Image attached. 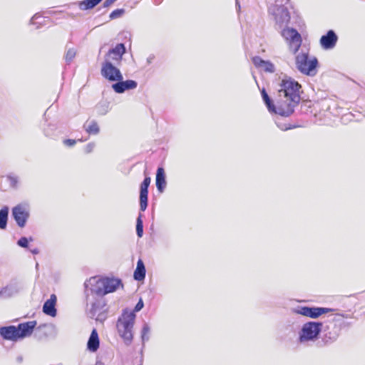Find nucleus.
I'll return each mask as SVG.
<instances>
[{
  "label": "nucleus",
  "instance_id": "nucleus-12",
  "mask_svg": "<svg viewBox=\"0 0 365 365\" xmlns=\"http://www.w3.org/2000/svg\"><path fill=\"white\" fill-rule=\"evenodd\" d=\"M322 331L324 332L322 341L324 344H330L338 339L340 334L341 328L339 326L336 324H331L326 326Z\"/></svg>",
  "mask_w": 365,
  "mask_h": 365
},
{
  "label": "nucleus",
  "instance_id": "nucleus-35",
  "mask_svg": "<svg viewBox=\"0 0 365 365\" xmlns=\"http://www.w3.org/2000/svg\"><path fill=\"white\" fill-rule=\"evenodd\" d=\"M33 241L32 237L27 238L26 237H21L18 241L17 245L18 246L22 247V248H28L29 242Z\"/></svg>",
  "mask_w": 365,
  "mask_h": 365
},
{
  "label": "nucleus",
  "instance_id": "nucleus-38",
  "mask_svg": "<svg viewBox=\"0 0 365 365\" xmlns=\"http://www.w3.org/2000/svg\"><path fill=\"white\" fill-rule=\"evenodd\" d=\"M96 145L94 143H88L86 147H85V149H84V151L86 153H91L94 148H95Z\"/></svg>",
  "mask_w": 365,
  "mask_h": 365
},
{
  "label": "nucleus",
  "instance_id": "nucleus-24",
  "mask_svg": "<svg viewBox=\"0 0 365 365\" xmlns=\"http://www.w3.org/2000/svg\"><path fill=\"white\" fill-rule=\"evenodd\" d=\"M146 269L143 261L139 259L137 262L136 268L133 273L135 280L140 282L145 278Z\"/></svg>",
  "mask_w": 365,
  "mask_h": 365
},
{
  "label": "nucleus",
  "instance_id": "nucleus-37",
  "mask_svg": "<svg viewBox=\"0 0 365 365\" xmlns=\"http://www.w3.org/2000/svg\"><path fill=\"white\" fill-rule=\"evenodd\" d=\"M107 311H101L96 315V320L100 322H103L107 318Z\"/></svg>",
  "mask_w": 365,
  "mask_h": 365
},
{
  "label": "nucleus",
  "instance_id": "nucleus-23",
  "mask_svg": "<svg viewBox=\"0 0 365 365\" xmlns=\"http://www.w3.org/2000/svg\"><path fill=\"white\" fill-rule=\"evenodd\" d=\"M100 346L98 334L96 329H93L90 334L87 342V349L91 352H96Z\"/></svg>",
  "mask_w": 365,
  "mask_h": 365
},
{
  "label": "nucleus",
  "instance_id": "nucleus-6",
  "mask_svg": "<svg viewBox=\"0 0 365 365\" xmlns=\"http://www.w3.org/2000/svg\"><path fill=\"white\" fill-rule=\"evenodd\" d=\"M268 12L275 22L274 27L277 30L282 29L287 26L290 21V14L288 9L284 5L272 4Z\"/></svg>",
  "mask_w": 365,
  "mask_h": 365
},
{
  "label": "nucleus",
  "instance_id": "nucleus-14",
  "mask_svg": "<svg viewBox=\"0 0 365 365\" xmlns=\"http://www.w3.org/2000/svg\"><path fill=\"white\" fill-rule=\"evenodd\" d=\"M338 36L334 30H329L326 34L320 38L319 43L321 47L324 50H331L334 48L337 43Z\"/></svg>",
  "mask_w": 365,
  "mask_h": 365
},
{
  "label": "nucleus",
  "instance_id": "nucleus-42",
  "mask_svg": "<svg viewBox=\"0 0 365 365\" xmlns=\"http://www.w3.org/2000/svg\"><path fill=\"white\" fill-rule=\"evenodd\" d=\"M275 3L274 4H278L279 5H284L286 4L289 0H274Z\"/></svg>",
  "mask_w": 365,
  "mask_h": 365
},
{
  "label": "nucleus",
  "instance_id": "nucleus-11",
  "mask_svg": "<svg viewBox=\"0 0 365 365\" xmlns=\"http://www.w3.org/2000/svg\"><path fill=\"white\" fill-rule=\"evenodd\" d=\"M11 215L19 227H25L29 217V212L22 205H18L12 208Z\"/></svg>",
  "mask_w": 365,
  "mask_h": 365
},
{
  "label": "nucleus",
  "instance_id": "nucleus-45",
  "mask_svg": "<svg viewBox=\"0 0 365 365\" xmlns=\"http://www.w3.org/2000/svg\"><path fill=\"white\" fill-rule=\"evenodd\" d=\"M260 92H261V96H262L263 95H265L266 93H267L264 88H263L260 91Z\"/></svg>",
  "mask_w": 365,
  "mask_h": 365
},
{
  "label": "nucleus",
  "instance_id": "nucleus-30",
  "mask_svg": "<svg viewBox=\"0 0 365 365\" xmlns=\"http://www.w3.org/2000/svg\"><path fill=\"white\" fill-rule=\"evenodd\" d=\"M56 129L57 127L55 124H48V126L44 128L43 132L46 137L53 138L57 136Z\"/></svg>",
  "mask_w": 365,
  "mask_h": 365
},
{
  "label": "nucleus",
  "instance_id": "nucleus-2",
  "mask_svg": "<svg viewBox=\"0 0 365 365\" xmlns=\"http://www.w3.org/2000/svg\"><path fill=\"white\" fill-rule=\"evenodd\" d=\"M122 286V280L115 277H91L84 283L85 294L87 301L89 300L90 294H96L97 297H103L109 293L115 292L118 288Z\"/></svg>",
  "mask_w": 365,
  "mask_h": 365
},
{
  "label": "nucleus",
  "instance_id": "nucleus-41",
  "mask_svg": "<svg viewBox=\"0 0 365 365\" xmlns=\"http://www.w3.org/2000/svg\"><path fill=\"white\" fill-rule=\"evenodd\" d=\"M39 18H41V16L40 14L36 13V14H34L30 20V24H36L35 21Z\"/></svg>",
  "mask_w": 365,
  "mask_h": 365
},
{
  "label": "nucleus",
  "instance_id": "nucleus-15",
  "mask_svg": "<svg viewBox=\"0 0 365 365\" xmlns=\"http://www.w3.org/2000/svg\"><path fill=\"white\" fill-rule=\"evenodd\" d=\"M138 86V83L135 80L128 79L123 81L118 80L115 83H113L111 87L116 93H123L126 91L133 90Z\"/></svg>",
  "mask_w": 365,
  "mask_h": 365
},
{
  "label": "nucleus",
  "instance_id": "nucleus-1",
  "mask_svg": "<svg viewBox=\"0 0 365 365\" xmlns=\"http://www.w3.org/2000/svg\"><path fill=\"white\" fill-rule=\"evenodd\" d=\"M279 87L278 115L288 117L294 113L295 107L301 101L302 86L292 78L285 76Z\"/></svg>",
  "mask_w": 365,
  "mask_h": 365
},
{
  "label": "nucleus",
  "instance_id": "nucleus-3",
  "mask_svg": "<svg viewBox=\"0 0 365 365\" xmlns=\"http://www.w3.org/2000/svg\"><path fill=\"white\" fill-rule=\"evenodd\" d=\"M143 307V301L140 299L133 310L125 309L118 319L116 324L118 332L126 346L130 345L133 339V328L136 317L135 312L140 311Z\"/></svg>",
  "mask_w": 365,
  "mask_h": 365
},
{
  "label": "nucleus",
  "instance_id": "nucleus-20",
  "mask_svg": "<svg viewBox=\"0 0 365 365\" xmlns=\"http://www.w3.org/2000/svg\"><path fill=\"white\" fill-rule=\"evenodd\" d=\"M252 61L256 68H262L264 72L273 73L275 71L274 63L270 61L262 59L260 56H254Z\"/></svg>",
  "mask_w": 365,
  "mask_h": 365
},
{
  "label": "nucleus",
  "instance_id": "nucleus-21",
  "mask_svg": "<svg viewBox=\"0 0 365 365\" xmlns=\"http://www.w3.org/2000/svg\"><path fill=\"white\" fill-rule=\"evenodd\" d=\"M106 304L103 297H98L94 302H91V307L89 309L88 315L91 318H94L97 313L101 311H107Z\"/></svg>",
  "mask_w": 365,
  "mask_h": 365
},
{
  "label": "nucleus",
  "instance_id": "nucleus-43",
  "mask_svg": "<svg viewBox=\"0 0 365 365\" xmlns=\"http://www.w3.org/2000/svg\"><path fill=\"white\" fill-rule=\"evenodd\" d=\"M154 56L151 55L147 58V62L148 64L151 63L154 59Z\"/></svg>",
  "mask_w": 365,
  "mask_h": 365
},
{
  "label": "nucleus",
  "instance_id": "nucleus-29",
  "mask_svg": "<svg viewBox=\"0 0 365 365\" xmlns=\"http://www.w3.org/2000/svg\"><path fill=\"white\" fill-rule=\"evenodd\" d=\"M150 328L147 323H144L141 330V339L143 342V347L145 346V342L148 341L150 339L149 334Z\"/></svg>",
  "mask_w": 365,
  "mask_h": 365
},
{
  "label": "nucleus",
  "instance_id": "nucleus-47",
  "mask_svg": "<svg viewBox=\"0 0 365 365\" xmlns=\"http://www.w3.org/2000/svg\"><path fill=\"white\" fill-rule=\"evenodd\" d=\"M17 360L19 361H22V357L21 356L18 357Z\"/></svg>",
  "mask_w": 365,
  "mask_h": 365
},
{
  "label": "nucleus",
  "instance_id": "nucleus-25",
  "mask_svg": "<svg viewBox=\"0 0 365 365\" xmlns=\"http://www.w3.org/2000/svg\"><path fill=\"white\" fill-rule=\"evenodd\" d=\"M262 98L270 113H274L278 115L279 110V101H277V105H274L272 99L269 96L268 93L263 95Z\"/></svg>",
  "mask_w": 365,
  "mask_h": 365
},
{
  "label": "nucleus",
  "instance_id": "nucleus-31",
  "mask_svg": "<svg viewBox=\"0 0 365 365\" xmlns=\"http://www.w3.org/2000/svg\"><path fill=\"white\" fill-rule=\"evenodd\" d=\"M143 215L139 213L136 219V235L138 237H142L143 235Z\"/></svg>",
  "mask_w": 365,
  "mask_h": 365
},
{
  "label": "nucleus",
  "instance_id": "nucleus-22",
  "mask_svg": "<svg viewBox=\"0 0 365 365\" xmlns=\"http://www.w3.org/2000/svg\"><path fill=\"white\" fill-rule=\"evenodd\" d=\"M166 175L163 167H158L156 172L155 185L160 192H163L166 187Z\"/></svg>",
  "mask_w": 365,
  "mask_h": 365
},
{
  "label": "nucleus",
  "instance_id": "nucleus-16",
  "mask_svg": "<svg viewBox=\"0 0 365 365\" xmlns=\"http://www.w3.org/2000/svg\"><path fill=\"white\" fill-rule=\"evenodd\" d=\"M36 324V321H29L19 324L16 327L19 339H23L30 336L32 334Z\"/></svg>",
  "mask_w": 365,
  "mask_h": 365
},
{
  "label": "nucleus",
  "instance_id": "nucleus-26",
  "mask_svg": "<svg viewBox=\"0 0 365 365\" xmlns=\"http://www.w3.org/2000/svg\"><path fill=\"white\" fill-rule=\"evenodd\" d=\"M103 0H83L76 3L82 11L91 10L99 4Z\"/></svg>",
  "mask_w": 365,
  "mask_h": 365
},
{
  "label": "nucleus",
  "instance_id": "nucleus-27",
  "mask_svg": "<svg viewBox=\"0 0 365 365\" xmlns=\"http://www.w3.org/2000/svg\"><path fill=\"white\" fill-rule=\"evenodd\" d=\"M9 208L8 206H4L0 210V229L4 230L7 227Z\"/></svg>",
  "mask_w": 365,
  "mask_h": 365
},
{
  "label": "nucleus",
  "instance_id": "nucleus-8",
  "mask_svg": "<svg viewBox=\"0 0 365 365\" xmlns=\"http://www.w3.org/2000/svg\"><path fill=\"white\" fill-rule=\"evenodd\" d=\"M334 309L322 307L298 306L292 309V312L312 319H317L322 314L333 312Z\"/></svg>",
  "mask_w": 365,
  "mask_h": 365
},
{
  "label": "nucleus",
  "instance_id": "nucleus-46",
  "mask_svg": "<svg viewBox=\"0 0 365 365\" xmlns=\"http://www.w3.org/2000/svg\"><path fill=\"white\" fill-rule=\"evenodd\" d=\"M236 6L237 7V10L239 11L240 9V5L239 4L238 0H236Z\"/></svg>",
  "mask_w": 365,
  "mask_h": 365
},
{
  "label": "nucleus",
  "instance_id": "nucleus-28",
  "mask_svg": "<svg viewBox=\"0 0 365 365\" xmlns=\"http://www.w3.org/2000/svg\"><path fill=\"white\" fill-rule=\"evenodd\" d=\"M86 131L90 135H97L100 132L99 126L96 120H92L88 125H84Z\"/></svg>",
  "mask_w": 365,
  "mask_h": 365
},
{
  "label": "nucleus",
  "instance_id": "nucleus-40",
  "mask_svg": "<svg viewBox=\"0 0 365 365\" xmlns=\"http://www.w3.org/2000/svg\"><path fill=\"white\" fill-rule=\"evenodd\" d=\"M276 123H277V127L282 130H287L289 129L292 128V126H291V125L287 126L285 124H281L277 122H276ZM293 128H295V126H293Z\"/></svg>",
  "mask_w": 365,
  "mask_h": 365
},
{
  "label": "nucleus",
  "instance_id": "nucleus-34",
  "mask_svg": "<svg viewBox=\"0 0 365 365\" xmlns=\"http://www.w3.org/2000/svg\"><path fill=\"white\" fill-rule=\"evenodd\" d=\"M125 12L124 9H117L113 10L109 15L110 20L116 19L121 17Z\"/></svg>",
  "mask_w": 365,
  "mask_h": 365
},
{
  "label": "nucleus",
  "instance_id": "nucleus-36",
  "mask_svg": "<svg viewBox=\"0 0 365 365\" xmlns=\"http://www.w3.org/2000/svg\"><path fill=\"white\" fill-rule=\"evenodd\" d=\"M76 51L74 48H69L65 55V59L67 63H70L76 56Z\"/></svg>",
  "mask_w": 365,
  "mask_h": 365
},
{
  "label": "nucleus",
  "instance_id": "nucleus-10",
  "mask_svg": "<svg viewBox=\"0 0 365 365\" xmlns=\"http://www.w3.org/2000/svg\"><path fill=\"white\" fill-rule=\"evenodd\" d=\"M126 53V48L123 43H117L115 47L110 48L104 56V61H108L119 65L122 61L123 55Z\"/></svg>",
  "mask_w": 365,
  "mask_h": 365
},
{
  "label": "nucleus",
  "instance_id": "nucleus-19",
  "mask_svg": "<svg viewBox=\"0 0 365 365\" xmlns=\"http://www.w3.org/2000/svg\"><path fill=\"white\" fill-rule=\"evenodd\" d=\"M56 302L57 297L56 294H51L50 298L47 299L43 305V312L46 315L50 316L51 317H55L57 315V309L56 307Z\"/></svg>",
  "mask_w": 365,
  "mask_h": 365
},
{
  "label": "nucleus",
  "instance_id": "nucleus-32",
  "mask_svg": "<svg viewBox=\"0 0 365 365\" xmlns=\"http://www.w3.org/2000/svg\"><path fill=\"white\" fill-rule=\"evenodd\" d=\"M6 179L11 187L16 189L19 186V178L17 175L9 174L6 176Z\"/></svg>",
  "mask_w": 365,
  "mask_h": 365
},
{
  "label": "nucleus",
  "instance_id": "nucleus-13",
  "mask_svg": "<svg viewBox=\"0 0 365 365\" xmlns=\"http://www.w3.org/2000/svg\"><path fill=\"white\" fill-rule=\"evenodd\" d=\"M151 179L150 177H145L140 185V210L144 212L148 204V187L150 184Z\"/></svg>",
  "mask_w": 365,
  "mask_h": 365
},
{
  "label": "nucleus",
  "instance_id": "nucleus-9",
  "mask_svg": "<svg viewBox=\"0 0 365 365\" xmlns=\"http://www.w3.org/2000/svg\"><path fill=\"white\" fill-rule=\"evenodd\" d=\"M101 74L104 78L110 82H116L118 80L123 79V75L120 69L108 60L102 63Z\"/></svg>",
  "mask_w": 365,
  "mask_h": 365
},
{
  "label": "nucleus",
  "instance_id": "nucleus-39",
  "mask_svg": "<svg viewBox=\"0 0 365 365\" xmlns=\"http://www.w3.org/2000/svg\"><path fill=\"white\" fill-rule=\"evenodd\" d=\"M63 144L68 147H73L76 145V140L74 139H66L63 141Z\"/></svg>",
  "mask_w": 365,
  "mask_h": 365
},
{
  "label": "nucleus",
  "instance_id": "nucleus-7",
  "mask_svg": "<svg viewBox=\"0 0 365 365\" xmlns=\"http://www.w3.org/2000/svg\"><path fill=\"white\" fill-rule=\"evenodd\" d=\"M280 30L281 36L288 43L289 51L293 54H297L302 43L301 34L297 29L287 26Z\"/></svg>",
  "mask_w": 365,
  "mask_h": 365
},
{
  "label": "nucleus",
  "instance_id": "nucleus-5",
  "mask_svg": "<svg viewBox=\"0 0 365 365\" xmlns=\"http://www.w3.org/2000/svg\"><path fill=\"white\" fill-rule=\"evenodd\" d=\"M322 330V322L316 321L307 322L302 325L299 331L298 341L299 343L315 341L319 339Z\"/></svg>",
  "mask_w": 365,
  "mask_h": 365
},
{
  "label": "nucleus",
  "instance_id": "nucleus-44",
  "mask_svg": "<svg viewBox=\"0 0 365 365\" xmlns=\"http://www.w3.org/2000/svg\"><path fill=\"white\" fill-rule=\"evenodd\" d=\"M31 252L33 254V255H37L39 253V250L38 248H34V249H32L31 250Z\"/></svg>",
  "mask_w": 365,
  "mask_h": 365
},
{
  "label": "nucleus",
  "instance_id": "nucleus-17",
  "mask_svg": "<svg viewBox=\"0 0 365 365\" xmlns=\"http://www.w3.org/2000/svg\"><path fill=\"white\" fill-rule=\"evenodd\" d=\"M20 285L16 280H11L6 286L0 290V297L4 299L10 298L17 294L20 291Z\"/></svg>",
  "mask_w": 365,
  "mask_h": 365
},
{
  "label": "nucleus",
  "instance_id": "nucleus-18",
  "mask_svg": "<svg viewBox=\"0 0 365 365\" xmlns=\"http://www.w3.org/2000/svg\"><path fill=\"white\" fill-rule=\"evenodd\" d=\"M16 327L14 325L4 326L0 327V336L4 340L17 341L19 339Z\"/></svg>",
  "mask_w": 365,
  "mask_h": 365
},
{
  "label": "nucleus",
  "instance_id": "nucleus-33",
  "mask_svg": "<svg viewBox=\"0 0 365 365\" xmlns=\"http://www.w3.org/2000/svg\"><path fill=\"white\" fill-rule=\"evenodd\" d=\"M96 109H97V112H98V115H104L109 110V103H108V102L101 103L96 106Z\"/></svg>",
  "mask_w": 365,
  "mask_h": 365
},
{
  "label": "nucleus",
  "instance_id": "nucleus-4",
  "mask_svg": "<svg viewBox=\"0 0 365 365\" xmlns=\"http://www.w3.org/2000/svg\"><path fill=\"white\" fill-rule=\"evenodd\" d=\"M295 64L298 71L304 75L314 76L317 73L318 59L316 57L310 58L307 52L297 53L295 56Z\"/></svg>",
  "mask_w": 365,
  "mask_h": 365
}]
</instances>
